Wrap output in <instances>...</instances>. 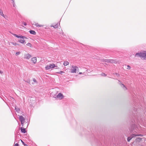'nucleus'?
<instances>
[{"label": "nucleus", "mask_w": 146, "mask_h": 146, "mask_svg": "<svg viewBox=\"0 0 146 146\" xmlns=\"http://www.w3.org/2000/svg\"><path fill=\"white\" fill-rule=\"evenodd\" d=\"M21 43H24L25 42V40H22V39H19L18 40Z\"/></svg>", "instance_id": "17"}, {"label": "nucleus", "mask_w": 146, "mask_h": 146, "mask_svg": "<svg viewBox=\"0 0 146 146\" xmlns=\"http://www.w3.org/2000/svg\"><path fill=\"white\" fill-rule=\"evenodd\" d=\"M31 55L29 53L25 54H24V58L29 59L31 57Z\"/></svg>", "instance_id": "5"}, {"label": "nucleus", "mask_w": 146, "mask_h": 146, "mask_svg": "<svg viewBox=\"0 0 146 146\" xmlns=\"http://www.w3.org/2000/svg\"><path fill=\"white\" fill-rule=\"evenodd\" d=\"M21 141L22 143L23 144V145H25V144L24 142L23 141H22L21 140Z\"/></svg>", "instance_id": "30"}, {"label": "nucleus", "mask_w": 146, "mask_h": 146, "mask_svg": "<svg viewBox=\"0 0 146 146\" xmlns=\"http://www.w3.org/2000/svg\"><path fill=\"white\" fill-rule=\"evenodd\" d=\"M23 24L24 25H25V26H26L27 25L26 23H25V22H24L23 23Z\"/></svg>", "instance_id": "32"}, {"label": "nucleus", "mask_w": 146, "mask_h": 146, "mask_svg": "<svg viewBox=\"0 0 146 146\" xmlns=\"http://www.w3.org/2000/svg\"><path fill=\"white\" fill-rule=\"evenodd\" d=\"M3 73V72L1 71H0V73L2 74Z\"/></svg>", "instance_id": "34"}, {"label": "nucleus", "mask_w": 146, "mask_h": 146, "mask_svg": "<svg viewBox=\"0 0 146 146\" xmlns=\"http://www.w3.org/2000/svg\"><path fill=\"white\" fill-rule=\"evenodd\" d=\"M33 82L35 83H37V82L36 80V79L35 78H33Z\"/></svg>", "instance_id": "27"}, {"label": "nucleus", "mask_w": 146, "mask_h": 146, "mask_svg": "<svg viewBox=\"0 0 146 146\" xmlns=\"http://www.w3.org/2000/svg\"><path fill=\"white\" fill-rule=\"evenodd\" d=\"M142 135L140 134H135V133L132 134L131 136L130 137H127V141H128L129 142L131 139L133 137L135 136H142Z\"/></svg>", "instance_id": "4"}, {"label": "nucleus", "mask_w": 146, "mask_h": 146, "mask_svg": "<svg viewBox=\"0 0 146 146\" xmlns=\"http://www.w3.org/2000/svg\"><path fill=\"white\" fill-rule=\"evenodd\" d=\"M19 116V115H18ZM19 119L21 122V123L23 122H25V119L24 117L22 116H19Z\"/></svg>", "instance_id": "6"}, {"label": "nucleus", "mask_w": 146, "mask_h": 146, "mask_svg": "<svg viewBox=\"0 0 146 146\" xmlns=\"http://www.w3.org/2000/svg\"><path fill=\"white\" fill-rule=\"evenodd\" d=\"M21 132L23 133H25L26 132V129L25 128H23L22 127L21 128Z\"/></svg>", "instance_id": "11"}, {"label": "nucleus", "mask_w": 146, "mask_h": 146, "mask_svg": "<svg viewBox=\"0 0 146 146\" xmlns=\"http://www.w3.org/2000/svg\"><path fill=\"white\" fill-rule=\"evenodd\" d=\"M0 15L3 17H4V15L3 13V11L2 10L0 9Z\"/></svg>", "instance_id": "19"}, {"label": "nucleus", "mask_w": 146, "mask_h": 146, "mask_svg": "<svg viewBox=\"0 0 146 146\" xmlns=\"http://www.w3.org/2000/svg\"><path fill=\"white\" fill-rule=\"evenodd\" d=\"M82 74V72H79V74Z\"/></svg>", "instance_id": "36"}, {"label": "nucleus", "mask_w": 146, "mask_h": 146, "mask_svg": "<svg viewBox=\"0 0 146 146\" xmlns=\"http://www.w3.org/2000/svg\"><path fill=\"white\" fill-rule=\"evenodd\" d=\"M127 69L129 70L131 68V67L129 65H127Z\"/></svg>", "instance_id": "26"}, {"label": "nucleus", "mask_w": 146, "mask_h": 146, "mask_svg": "<svg viewBox=\"0 0 146 146\" xmlns=\"http://www.w3.org/2000/svg\"><path fill=\"white\" fill-rule=\"evenodd\" d=\"M20 52H17L16 53V55H19L20 54Z\"/></svg>", "instance_id": "28"}, {"label": "nucleus", "mask_w": 146, "mask_h": 146, "mask_svg": "<svg viewBox=\"0 0 146 146\" xmlns=\"http://www.w3.org/2000/svg\"><path fill=\"white\" fill-rule=\"evenodd\" d=\"M13 1V6H15V5H14V4H15V3L14 1H13V0H12Z\"/></svg>", "instance_id": "33"}, {"label": "nucleus", "mask_w": 146, "mask_h": 146, "mask_svg": "<svg viewBox=\"0 0 146 146\" xmlns=\"http://www.w3.org/2000/svg\"><path fill=\"white\" fill-rule=\"evenodd\" d=\"M101 75L103 76H106V74H105L104 73H102L101 74Z\"/></svg>", "instance_id": "25"}, {"label": "nucleus", "mask_w": 146, "mask_h": 146, "mask_svg": "<svg viewBox=\"0 0 146 146\" xmlns=\"http://www.w3.org/2000/svg\"><path fill=\"white\" fill-rule=\"evenodd\" d=\"M64 72L62 71H60L59 72H58L57 73L59 74H62V73Z\"/></svg>", "instance_id": "29"}, {"label": "nucleus", "mask_w": 146, "mask_h": 146, "mask_svg": "<svg viewBox=\"0 0 146 146\" xmlns=\"http://www.w3.org/2000/svg\"><path fill=\"white\" fill-rule=\"evenodd\" d=\"M29 82H30V81H29L28 82V83H29Z\"/></svg>", "instance_id": "38"}, {"label": "nucleus", "mask_w": 146, "mask_h": 146, "mask_svg": "<svg viewBox=\"0 0 146 146\" xmlns=\"http://www.w3.org/2000/svg\"><path fill=\"white\" fill-rule=\"evenodd\" d=\"M30 33L31 34L33 35H35L36 34L35 32L33 30H31L29 31Z\"/></svg>", "instance_id": "15"}, {"label": "nucleus", "mask_w": 146, "mask_h": 146, "mask_svg": "<svg viewBox=\"0 0 146 146\" xmlns=\"http://www.w3.org/2000/svg\"><path fill=\"white\" fill-rule=\"evenodd\" d=\"M121 87L123 88L124 90H125L127 89V88L125 87V86L123 84L121 83L120 84Z\"/></svg>", "instance_id": "12"}, {"label": "nucleus", "mask_w": 146, "mask_h": 146, "mask_svg": "<svg viewBox=\"0 0 146 146\" xmlns=\"http://www.w3.org/2000/svg\"><path fill=\"white\" fill-rule=\"evenodd\" d=\"M24 122H23L22 123H21V125H22V126H23V123H24Z\"/></svg>", "instance_id": "35"}, {"label": "nucleus", "mask_w": 146, "mask_h": 146, "mask_svg": "<svg viewBox=\"0 0 146 146\" xmlns=\"http://www.w3.org/2000/svg\"><path fill=\"white\" fill-rule=\"evenodd\" d=\"M110 59H105V61L107 62L110 63Z\"/></svg>", "instance_id": "23"}, {"label": "nucleus", "mask_w": 146, "mask_h": 146, "mask_svg": "<svg viewBox=\"0 0 146 146\" xmlns=\"http://www.w3.org/2000/svg\"><path fill=\"white\" fill-rule=\"evenodd\" d=\"M26 45L28 46H29L31 47H32V44H31V43H27Z\"/></svg>", "instance_id": "22"}, {"label": "nucleus", "mask_w": 146, "mask_h": 146, "mask_svg": "<svg viewBox=\"0 0 146 146\" xmlns=\"http://www.w3.org/2000/svg\"><path fill=\"white\" fill-rule=\"evenodd\" d=\"M69 63L68 61H65L64 62V66H67L69 65Z\"/></svg>", "instance_id": "13"}, {"label": "nucleus", "mask_w": 146, "mask_h": 146, "mask_svg": "<svg viewBox=\"0 0 146 146\" xmlns=\"http://www.w3.org/2000/svg\"><path fill=\"white\" fill-rule=\"evenodd\" d=\"M110 63H115L117 62V61L116 60H114L113 59H110Z\"/></svg>", "instance_id": "14"}, {"label": "nucleus", "mask_w": 146, "mask_h": 146, "mask_svg": "<svg viewBox=\"0 0 146 146\" xmlns=\"http://www.w3.org/2000/svg\"><path fill=\"white\" fill-rule=\"evenodd\" d=\"M56 97L60 99H62L63 98V96L61 93H59L56 96Z\"/></svg>", "instance_id": "7"}, {"label": "nucleus", "mask_w": 146, "mask_h": 146, "mask_svg": "<svg viewBox=\"0 0 146 146\" xmlns=\"http://www.w3.org/2000/svg\"><path fill=\"white\" fill-rule=\"evenodd\" d=\"M11 43L12 44L14 45H19V44H17V43H14L13 42H11Z\"/></svg>", "instance_id": "24"}, {"label": "nucleus", "mask_w": 146, "mask_h": 146, "mask_svg": "<svg viewBox=\"0 0 146 146\" xmlns=\"http://www.w3.org/2000/svg\"><path fill=\"white\" fill-rule=\"evenodd\" d=\"M116 74L117 76H119V75L117 73H116Z\"/></svg>", "instance_id": "37"}, {"label": "nucleus", "mask_w": 146, "mask_h": 146, "mask_svg": "<svg viewBox=\"0 0 146 146\" xmlns=\"http://www.w3.org/2000/svg\"><path fill=\"white\" fill-rule=\"evenodd\" d=\"M15 110H16V111L18 113H19L20 111V109L19 108H16V107L15 108Z\"/></svg>", "instance_id": "20"}, {"label": "nucleus", "mask_w": 146, "mask_h": 146, "mask_svg": "<svg viewBox=\"0 0 146 146\" xmlns=\"http://www.w3.org/2000/svg\"><path fill=\"white\" fill-rule=\"evenodd\" d=\"M14 146H19V144L17 143L15 144Z\"/></svg>", "instance_id": "31"}, {"label": "nucleus", "mask_w": 146, "mask_h": 146, "mask_svg": "<svg viewBox=\"0 0 146 146\" xmlns=\"http://www.w3.org/2000/svg\"><path fill=\"white\" fill-rule=\"evenodd\" d=\"M141 138L138 137L136 139L135 141L136 142H139L140 141H141Z\"/></svg>", "instance_id": "18"}, {"label": "nucleus", "mask_w": 146, "mask_h": 146, "mask_svg": "<svg viewBox=\"0 0 146 146\" xmlns=\"http://www.w3.org/2000/svg\"><path fill=\"white\" fill-rule=\"evenodd\" d=\"M55 67H56L55 69H57V66H55L54 64H52L47 65L45 68L46 70H49L50 69L53 68Z\"/></svg>", "instance_id": "3"}, {"label": "nucleus", "mask_w": 146, "mask_h": 146, "mask_svg": "<svg viewBox=\"0 0 146 146\" xmlns=\"http://www.w3.org/2000/svg\"><path fill=\"white\" fill-rule=\"evenodd\" d=\"M31 60L34 64H35L36 62V57H35L32 58L31 59Z\"/></svg>", "instance_id": "9"}, {"label": "nucleus", "mask_w": 146, "mask_h": 146, "mask_svg": "<svg viewBox=\"0 0 146 146\" xmlns=\"http://www.w3.org/2000/svg\"><path fill=\"white\" fill-rule=\"evenodd\" d=\"M14 36L16 37H17V38H23V39H24L25 38V39L27 38V37H25V36H18V35H16V34H15L14 35Z\"/></svg>", "instance_id": "8"}, {"label": "nucleus", "mask_w": 146, "mask_h": 146, "mask_svg": "<svg viewBox=\"0 0 146 146\" xmlns=\"http://www.w3.org/2000/svg\"><path fill=\"white\" fill-rule=\"evenodd\" d=\"M79 69L76 66L72 65L71 66L70 70L72 73H76L77 71H78Z\"/></svg>", "instance_id": "2"}, {"label": "nucleus", "mask_w": 146, "mask_h": 146, "mask_svg": "<svg viewBox=\"0 0 146 146\" xmlns=\"http://www.w3.org/2000/svg\"><path fill=\"white\" fill-rule=\"evenodd\" d=\"M134 126H133L131 127V128H130L129 129L130 131L131 132H133V131H134L135 132H136V131H135V130L134 129Z\"/></svg>", "instance_id": "10"}, {"label": "nucleus", "mask_w": 146, "mask_h": 146, "mask_svg": "<svg viewBox=\"0 0 146 146\" xmlns=\"http://www.w3.org/2000/svg\"><path fill=\"white\" fill-rule=\"evenodd\" d=\"M35 25L37 27H42L43 26V25H39L38 23H36L35 24Z\"/></svg>", "instance_id": "16"}, {"label": "nucleus", "mask_w": 146, "mask_h": 146, "mask_svg": "<svg viewBox=\"0 0 146 146\" xmlns=\"http://www.w3.org/2000/svg\"><path fill=\"white\" fill-rule=\"evenodd\" d=\"M51 27H53L54 28H56L58 27V24L54 25H51Z\"/></svg>", "instance_id": "21"}, {"label": "nucleus", "mask_w": 146, "mask_h": 146, "mask_svg": "<svg viewBox=\"0 0 146 146\" xmlns=\"http://www.w3.org/2000/svg\"><path fill=\"white\" fill-rule=\"evenodd\" d=\"M135 56L137 57H142L144 59L146 58V51H144L143 52L137 53L136 54Z\"/></svg>", "instance_id": "1"}]
</instances>
